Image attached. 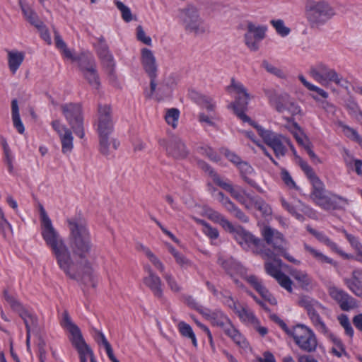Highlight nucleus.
<instances>
[{"mask_svg": "<svg viewBox=\"0 0 362 362\" xmlns=\"http://www.w3.org/2000/svg\"><path fill=\"white\" fill-rule=\"evenodd\" d=\"M40 217L42 238L50 248L57 264L70 278L76 279L77 262L71 257V252L64 239L53 226L51 219L42 206L40 207Z\"/></svg>", "mask_w": 362, "mask_h": 362, "instance_id": "nucleus-1", "label": "nucleus"}, {"mask_svg": "<svg viewBox=\"0 0 362 362\" xmlns=\"http://www.w3.org/2000/svg\"><path fill=\"white\" fill-rule=\"evenodd\" d=\"M299 165L308 179L312 187L310 200L325 211L344 209L348 200L326 189L325 185L307 162L300 160Z\"/></svg>", "mask_w": 362, "mask_h": 362, "instance_id": "nucleus-2", "label": "nucleus"}, {"mask_svg": "<svg viewBox=\"0 0 362 362\" xmlns=\"http://www.w3.org/2000/svg\"><path fill=\"white\" fill-rule=\"evenodd\" d=\"M67 223L69 230V244L73 252L71 257L78 264L77 278L82 266L87 264L86 257L92 247L90 234L86 221L81 218H68Z\"/></svg>", "mask_w": 362, "mask_h": 362, "instance_id": "nucleus-3", "label": "nucleus"}, {"mask_svg": "<svg viewBox=\"0 0 362 362\" xmlns=\"http://www.w3.org/2000/svg\"><path fill=\"white\" fill-rule=\"evenodd\" d=\"M177 18L184 30L189 34L202 35L209 31V26L202 18L199 8L188 4L178 11Z\"/></svg>", "mask_w": 362, "mask_h": 362, "instance_id": "nucleus-4", "label": "nucleus"}, {"mask_svg": "<svg viewBox=\"0 0 362 362\" xmlns=\"http://www.w3.org/2000/svg\"><path fill=\"white\" fill-rule=\"evenodd\" d=\"M61 325L64 329L69 332L71 335L69 339L72 345L77 350L80 356L81 362H86V360L88 358L90 359L91 362H95L92 350L83 338L80 329L71 320L66 311H64L62 314Z\"/></svg>", "mask_w": 362, "mask_h": 362, "instance_id": "nucleus-5", "label": "nucleus"}, {"mask_svg": "<svg viewBox=\"0 0 362 362\" xmlns=\"http://www.w3.org/2000/svg\"><path fill=\"white\" fill-rule=\"evenodd\" d=\"M306 18L313 27L325 24L336 15L334 8L325 1H309L305 5Z\"/></svg>", "mask_w": 362, "mask_h": 362, "instance_id": "nucleus-6", "label": "nucleus"}, {"mask_svg": "<svg viewBox=\"0 0 362 362\" xmlns=\"http://www.w3.org/2000/svg\"><path fill=\"white\" fill-rule=\"evenodd\" d=\"M285 332L291 337L296 345L303 351L313 352L317 346V340L314 332L304 325H297L291 328L284 326Z\"/></svg>", "mask_w": 362, "mask_h": 362, "instance_id": "nucleus-7", "label": "nucleus"}, {"mask_svg": "<svg viewBox=\"0 0 362 362\" xmlns=\"http://www.w3.org/2000/svg\"><path fill=\"white\" fill-rule=\"evenodd\" d=\"M310 76L322 86H328L330 83L348 88L349 83L334 69H331L322 62H318L310 69Z\"/></svg>", "mask_w": 362, "mask_h": 362, "instance_id": "nucleus-8", "label": "nucleus"}, {"mask_svg": "<svg viewBox=\"0 0 362 362\" xmlns=\"http://www.w3.org/2000/svg\"><path fill=\"white\" fill-rule=\"evenodd\" d=\"M251 125L257 129L264 141L273 149L276 156H284L288 146L294 153H296V149L288 137L269 130H266L256 123H251Z\"/></svg>", "mask_w": 362, "mask_h": 362, "instance_id": "nucleus-9", "label": "nucleus"}, {"mask_svg": "<svg viewBox=\"0 0 362 362\" xmlns=\"http://www.w3.org/2000/svg\"><path fill=\"white\" fill-rule=\"evenodd\" d=\"M199 166L211 176L213 180L221 187L228 192L230 195L240 204L245 205L247 209H252V205H249V194H246L239 187H234L230 183L221 179V177L211 168V167L203 161L199 162Z\"/></svg>", "mask_w": 362, "mask_h": 362, "instance_id": "nucleus-10", "label": "nucleus"}, {"mask_svg": "<svg viewBox=\"0 0 362 362\" xmlns=\"http://www.w3.org/2000/svg\"><path fill=\"white\" fill-rule=\"evenodd\" d=\"M230 88L237 95L235 102L230 105L234 112L243 122H248L250 124L255 123L244 113L251 98L246 88L240 82L234 79H232Z\"/></svg>", "mask_w": 362, "mask_h": 362, "instance_id": "nucleus-11", "label": "nucleus"}, {"mask_svg": "<svg viewBox=\"0 0 362 362\" xmlns=\"http://www.w3.org/2000/svg\"><path fill=\"white\" fill-rule=\"evenodd\" d=\"M191 97L195 100L203 110L207 112V114L204 112H200L199 115V121L204 125L215 126L217 117L214 112L216 104L213 102L212 99L197 93H192Z\"/></svg>", "mask_w": 362, "mask_h": 362, "instance_id": "nucleus-12", "label": "nucleus"}, {"mask_svg": "<svg viewBox=\"0 0 362 362\" xmlns=\"http://www.w3.org/2000/svg\"><path fill=\"white\" fill-rule=\"evenodd\" d=\"M269 103L279 112H287L291 115L300 113V106L286 93H274L269 96Z\"/></svg>", "mask_w": 362, "mask_h": 362, "instance_id": "nucleus-13", "label": "nucleus"}, {"mask_svg": "<svg viewBox=\"0 0 362 362\" xmlns=\"http://www.w3.org/2000/svg\"><path fill=\"white\" fill-rule=\"evenodd\" d=\"M62 110L75 134L80 138H83L84 132L80 105L71 103L65 104L62 106Z\"/></svg>", "mask_w": 362, "mask_h": 362, "instance_id": "nucleus-14", "label": "nucleus"}, {"mask_svg": "<svg viewBox=\"0 0 362 362\" xmlns=\"http://www.w3.org/2000/svg\"><path fill=\"white\" fill-rule=\"evenodd\" d=\"M96 128L99 136H110L112 132L113 120L110 106L107 105L98 106Z\"/></svg>", "mask_w": 362, "mask_h": 362, "instance_id": "nucleus-15", "label": "nucleus"}, {"mask_svg": "<svg viewBox=\"0 0 362 362\" xmlns=\"http://www.w3.org/2000/svg\"><path fill=\"white\" fill-rule=\"evenodd\" d=\"M228 232L233 235L237 243L245 250H252L257 252V249L259 244V240L255 238L250 232L245 230L240 226H234L233 230H228Z\"/></svg>", "mask_w": 362, "mask_h": 362, "instance_id": "nucleus-16", "label": "nucleus"}, {"mask_svg": "<svg viewBox=\"0 0 362 362\" xmlns=\"http://www.w3.org/2000/svg\"><path fill=\"white\" fill-rule=\"evenodd\" d=\"M328 293L330 297L338 303L343 310L349 311L358 306L355 298L335 286H329Z\"/></svg>", "mask_w": 362, "mask_h": 362, "instance_id": "nucleus-17", "label": "nucleus"}, {"mask_svg": "<svg viewBox=\"0 0 362 362\" xmlns=\"http://www.w3.org/2000/svg\"><path fill=\"white\" fill-rule=\"evenodd\" d=\"M282 207L288 211L291 216H294L298 221H303V214L310 215L313 209L305 205L300 200L296 199L288 201L284 197L280 198Z\"/></svg>", "mask_w": 362, "mask_h": 362, "instance_id": "nucleus-18", "label": "nucleus"}, {"mask_svg": "<svg viewBox=\"0 0 362 362\" xmlns=\"http://www.w3.org/2000/svg\"><path fill=\"white\" fill-rule=\"evenodd\" d=\"M52 127L59 136L62 144V151L63 153H69L74 148V137L71 132L59 121H52Z\"/></svg>", "mask_w": 362, "mask_h": 362, "instance_id": "nucleus-19", "label": "nucleus"}, {"mask_svg": "<svg viewBox=\"0 0 362 362\" xmlns=\"http://www.w3.org/2000/svg\"><path fill=\"white\" fill-rule=\"evenodd\" d=\"M266 31V26L249 23L247 31L245 35L247 46L252 50H257L258 49V43L265 37Z\"/></svg>", "mask_w": 362, "mask_h": 362, "instance_id": "nucleus-20", "label": "nucleus"}, {"mask_svg": "<svg viewBox=\"0 0 362 362\" xmlns=\"http://www.w3.org/2000/svg\"><path fill=\"white\" fill-rule=\"evenodd\" d=\"M78 62L83 71L84 77L88 81L89 84L93 88H98L100 86V81L95 70V66L92 63L91 59L88 56L84 54L82 59Z\"/></svg>", "mask_w": 362, "mask_h": 362, "instance_id": "nucleus-21", "label": "nucleus"}, {"mask_svg": "<svg viewBox=\"0 0 362 362\" xmlns=\"http://www.w3.org/2000/svg\"><path fill=\"white\" fill-rule=\"evenodd\" d=\"M167 153L175 158H184L188 154L185 143L178 137L171 138L165 146Z\"/></svg>", "mask_w": 362, "mask_h": 362, "instance_id": "nucleus-22", "label": "nucleus"}, {"mask_svg": "<svg viewBox=\"0 0 362 362\" xmlns=\"http://www.w3.org/2000/svg\"><path fill=\"white\" fill-rule=\"evenodd\" d=\"M262 233L268 244L272 245L276 251H283L286 243L282 235L275 229L265 226Z\"/></svg>", "mask_w": 362, "mask_h": 362, "instance_id": "nucleus-23", "label": "nucleus"}, {"mask_svg": "<svg viewBox=\"0 0 362 362\" xmlns=\"http://www.w3.org/2000/svg\"><path fill=\"white\" fill-rule=\"evenodd\" d=\"M141 62L146 72L151 78L156 76L157 71L156 59L153 51L148 48L141 49Z\"/></svg>", "mask_w": 362, "mask_h": 362, "instance_id": "nucleus-24", "label": "nucleus"}, {"mask_svg": "<svg viewBox=\"0 0 362 362\" xmlns=\"http://www.w3.org/2000/svg\"><path fill=\"white\" fill-rule=\"evenodd\" d=\"M344 282L354 295L362 298V269L354 270L351 276L345 278Z\"/></svg>", "mask_w": 362, "mask_h": 362, "instance_id": "nucleus-25", "label": "nucleus"}, {"mask_svg": "<svg viewBox=\"0 0 362 362\" xmlns=\"http://www.w3.org/2000/svg\"><path fill=\"white\" fill-rule=\"evenodd\" d=\"M264 258L267 259L265 263V269L268 274L276 278L279 274L282 272L280 271L281 261L276 258L275 255L272 252H264L262 253Z\"/></svg>", "mask_w": 362, "mask_h": 362, "instance_id": "nucleus-26", "label": "nucleus"}, {"mask_svg": "<svg viewBox=\"0 0 362 362\" xmlns=\"http://www.w3.org/2000/svg\"><path fill=\"white\" fill-rule=\"evenodd\" d=\"M225 334L229 337L233 342L239 346L243 351L247 353L251 351V347L249 342L243 335L233 326V325L226 330Z\"/></svg>", "mask_w": 362, "mask_h": 362, "instance_id": "nucleus-27", "label": "nucleus"}, {"mask_svg": "<svg viewBox=\"0 0 362 362\" xmlns=\"http://www.w3.org/2000/svg\"><path fill=\"white\" fill-rule=\"evenodd\" d=\"M148 270V275L144 279V284L151 288L156 296L160 298L163 294L161 279L151 268Z\"/></svg>", "mask_w": 362, "mask_h": 362, "instance_id": "nucleus-28", "label": "nucleus"}, {"mask_svg": "<svg viewBox=\"0 0 362 362\" xmlns=\"http://www.w3.org/2000/svg\"><path fill=\"white\" fill-rule=\"evenodd\" d=\"M308 231L313 235H314L318 240V241L329 247L332 250L336 252L337 253H338L339 255L344 257H349V255L344 252H343L338 247V245L334 242H333L329 237H327L323 232L318 231L313 228H309Z\"/></svg>", "mask_w": 362, "mask_h": 362, "instance_id": "nucleus-29", "label": "nucleus"}, {"mask_svg": "<svg viewBox=\"0 0 362 362\" xmlns=\"http://www.w3.org/2000/svg\"><path fill=\"white\" fill-rule=\"evenodd\" d=\"M247 281L266 300L272 305L276 304V300L262 285V281L255 276L250 275L246 277Z\"/></svg>", "mask_w": 362, "mask_h": 362, "instance_id": "nucleus-30", "label": "nucleus"}, {"mask_svg": "<svg viewBox=\"0 0 362 362\" xmlns=\"http://www.w3.org/2000/svg\"><path fill=\"white\" fill-rule=\"evenodd\" d=\"M285 127L293 134L299 145L305 147L310 143L303 129L296 122L288 121V123Z\"/></svg>", "mask_w": 362, "mask_h": 362, "instance_id": "nucleus-31", "label": "nucleus"}, {"mask_svg": "<svg viewBox=\"0 0 362 362\" xmlns=\"http://www.w3.org/2000/svg\"><path fill=\"white\" fill-rule=\"evenodd\" d=\"M209 320L211 321L213 325L221 328L224 333L233 325L230 320L221 310L212 312Z\"/></svg>", "mask_w": 362, "mask_h": 362, "instance_id": "nucleus-32", "label": "nucleus"}, {"mask_svg": "<svg viewBox=\"0 0 362 362\" xmlns=\"http://www.w3.org/2000/svg\"><path fill=\"white\" fill-rule=\"evenodd\" d=\"M8 65L10 71L15 74L25 59V53L18 50L8 52Z\"/></svg>", "mask_w": 362, "mask_h": 362, "instance_id": "nucleus-33", "label": "nucleus"}, {"mask_svg": "<svg viewBox=\"0 0 362 362\" xmlns=\"http://www.w3.org/2000/svg\"><path fill=\"white\" fill-rule=\"evenodd\" d=\"M100 138V151L105 156L111 155L119 146L115 139H110L109 136H101Z\"/></svg>", "mask_w": 362, "mask_h": 362, "instance_id": "nucleus-34", "label": "nucleus"}, {"mask_svg": "<svg viewBox=\"0 0 362 362\" xmlns=\"http://www.w3.org/2000/svg\"><path fill=\"white\" fill-rule=\"evenodd\" d=\"M298 304L300 307L303 308L307 311L308 314L315 311H319L325 308L320 303L308 296H300L298 300Z\"/></svg>", "mask_w": 362, "mask_h": 362, "instance_id": "nucleus-35", "label": "nucleus"}, {"mask_svg": "<svg viewBox=\"0 0 362 362\" xmlns=\"http://www.w3.org/2000/svg\"><path fill=\"white\" fill-rule=\"evenodd\" d=\"M55 44L57 47L60 50L64 57L71 60L73 62H79L84 57L85 54H81L78 56L75 55L71 50L67 48L66 43L64 42L62 37L57 34H56L55 35Z\"/></svg>", "mask_w": 362, "mask_h": 362, "instance_id": "nucleus-36", "label": "nucleus"}, {"mask_svg": "<svg viewBox=\"0 0 362 362\" xmlns=\"http://www.w3.org/2000/svg\"><path fill=\"white\" fill-rule=\"evenodd\" d=\"M139 250L146 255L155 269L160 272L162 275L166 272L164 264L148 247L143 245H140L139 246Z\"/></svg>", "mask_w": 362, "mask_h": 362, "instance_id": "nucleus-37", "label": "nucleus"}, {"mask_svg": "<svg viewBox=\"0 0 362 362\" xmlns=\"http://www.w3.org/2000/svg\"><path fill=\"white\" fill-rule=\"evenodd\" d=\"M21 8L25 19L37 29L42 27V23L38 19L37 15L27 4L19 1Z\"/></svg>", "mask_w": 362, "mask_h": 362, "instance_id": "nucleus-38", "label": "nucleus"}, {"mask_svg": "<svg viewBox=\"0 0 362 362\" xmlns=\"http://www.w3.org/2000/svg\"><path fill=\"white\" fill-rule=\"evenodd\" d=\"M304 249L310 255H311L320 264H329L335 265V262L330 257L325 255L321 251L316 248L308 245L304 244Z\"/></svg>", "mask_w": 362, "mask_h": 362, "instance_id": "nucleus-39", "label": "nucleus"}, {"mask_svg": "<svg viewBox=\"0 0 362 362\" xmlns=\"http://www.w3.org/2000/svg\"><path fill=\"white\" fill-rule=\"evenodd\" d=\"M235 314L238 316L242 322L250 326L257 325V320L258 319L246 305H242L240 308H238Z\"/></svg>", "mask_w": 362, "mask_h": 362, "instance_id": "nucleus-40", "label": "nucleus"}, {"mask_svg": "<svg viewBox=\"0 0 362 362\" xmlns=\"http://www.w3.org/2000/svg\"><path fill=\"white\" fill-rule=\"evenodd\" d=\"M206 216L212 221L220 224L223 229L228 231V230H233V224L228 219H226L223 215L218 211H214L211 209H208L206 211Z\"/></svg>", "mask_w": 362, "mask_h": 362, "instance_id": "nucleus-41", "label": "nucleus"}, {"mask_svg": "<svg viewBox=\"0 0 362 362\" xmlns=\"http://www.w3.org/2000/svg\"><path fill=\"white\" fill-rule=\"evenodd\" d=\"M290 274L302 288L308 290L311 287L312 279L305 272L294 269Z\"/></svg>", "mask_w": 362, "mask_h": 362, "instance_id": "nucleus-42", "label": "nucleus"}, {"mask_svg": "<svg viewBox=\"0 0 362 362\" xmlns=\"http://www.w3.org/2000/svg\"><path fill=\"white\" fill-rule=\"evenodd\" d=\"M98 52L103 64L108 68L112 69L115 66L114 58L103 42H100L98 48Z\"/></svg>", "mask_w": 362, "mask_h": 362, "instance_id": "nucleus-43", "label": "nucleus"}, {"mask_svg": "<svg viewBox=\"0 0 362 362\" xmlns=\"http://www.w3.org/2000/svg\"><path fill=\"white\" fill-rule=\"evenodd\" d=\"M20 316L23 320L27 329V344H29L30 332L37 325V318L34 315L28 310H23L20 313Z\"/></svg>", "mask_w": 362, "mask_h": 362, "instance_id": "nucleus-44", "label": "nucleus"}, {"mask_svg": "<svg viewBox=\"0 0 362 362\" xmlns=\"http://www.w3.org/2000/svg\"><path fill=\"white\" fill-rule=\"evenodd\" d=\"M249 205L258 209L264 217L272 215V211L271 207L261 198L250 197Z\"/></svg>", "mask_w": 362, "mask_h": 362, "instance_id": "nucleus-45", "label": "nucleus"}, {"mask_svg": "<svg viewBox=\"0 0 362 362\" xmlns=\"http://www.w3.org/2000/svg\"><path fill=\"white\" fill-rule=\"evenodd\" d=\"M238 168L240 170L241 175L243 178L250 185L253 187H257L256 182L252 178V175H253L254 170L246 162L241 161L240 164H238Z\"/></svg>", "mask_w": 362, "mask_h": 362, "instance_id": "nucleus-46", "label": "nucleus"}, {"mask_svg": "<svg viewBox=\"0 0 362 362\" xmlns=\"http://www.w3.org/2000/svg\"><path fill=\"white\" fill-rule=\"evenodd\" d=\"M177 328L180 334L191 339L194 346H197V340L191 326L186 322L181 321L177 324Z\"/></svg>", "mask_w": 362, "mask_h": 362, "instance_id": "nucleus-47", "label": "nucleus"}, {"mask_svg": "<svg viewBox=\"0 0 362 362\" xmlns=\"http://www.w3.org/2000/svg\"><path fill=\"white\" fill-rule=\"evenodd\" d=\"M342 233L350 243L351 246L356 251L357 259L362 262V244L358 238L351 234L348 233L346 230H343Z\"/></svg>", "mask_w": 362, "mask_h": 362, "instance_id": "nucleus-48", "label": "nucleus"}, {"mask_svg": "<svg viewBox=\"0 0 362 362\" xmlns=\"http://www.w3.org/2000/svg\"><path fill=\"white\" fill-rule=\"evenodd\" d=\"M318 311H315L308 314L310 320H311L313 325L315 327V328L320 332L323 334H328V329L322 320L320 316L317 313Z\"/></svg>", "mask_w": 362, "mask_h": 362, "instance_id": "nucleus-49", "label": "nucleus"}, {"mask_svg": "<svg viewBox=\"0 0 362 362\" xmlns=\"http://www.w3.org/2000/svg\"><path fill=\"white\" fill-rule=\"evenodd\" d=\"M180 111L176 108H170L166 110L165 120L173 128H176L178 124Z\"/></svg>", "mask_w": 362, "mask_h": 362, "instance_id": "nucleus-50", "label": "nucleus"}, {"mask_svg": "<svg viewBox=\"0 0 362 362\" xmlns=\"http://www.w3.org/2000/svg\"><path fill=\"white\" fill-rule=\"evenodd\" d=\"M272 25L274 28L276 32L281 37H286L289 35L291 30L285 25L281 19H274L270 21Z\"/></svg>", "mask_w": 362, "mask_h": 362, "instance_id": "nucleus-51", "label": "nucleus"}, {"mask_svg": "<svg viewBox=\"0 0 362 362\" xmlns=\"http://www.w3.org/2000/svg\"><path fill=\"white\" fill-rule=\"evenodd\" d=\"M194 220L199 224L202 226V231L205 235H206L209 238L211 239L215 240L218 237V230L212 228L210 225H209L207 223H206L204 221L199 219V218H194Z\"/></svg>", "mask_w": 362, "mask_h": 362, "instance_id": "nucleus-52", "label": "nucleus"}, {"mask_svg": "<svg viewBox=\"0 0 362 362\" xmlns=\"http://www.w3.org/2000/svg\"><path fill=\"white\" fill-rule=\"evenodd\" d=\"M115 4L121 12L122 18L125 22H130L132 21V14L130 8L128 6L118 0L115 1Z\"/></svg>", "mask_w": 362, "mask_h": 362, "instance_id": "nucleus-53", "label": "nucleus"}, {"mask_svg": "<svg viewBox=\"0 0 362 362\" xmlns=\"http://www.w3.org/2000/svg\"><path fill=\"white\" fill-rule=\"evenodd\" d=\"M220 299L222 302L230 308L235 313H236L238 308L242 305L239 302L235 300L230 295H225L223 293H220Z\"/></svg>", "mask_w": 362, "mask_h": 362, "instance_id": "nucleus-54", "label": "nucleus"}, {"mask_svg": "<svg viewBox=\"0 0 362 362\" xmlns=\"http://www.w3.org/2000/svg\"><path fill=\"white\" fill-rule=\"evenodd\" d=\"M218 263L228 273H232L233 270L239 271L240 265L233 259H219Z\"/></svg>", "mask_w": 362, "mask_h": 362, "instance_id": "nucleus-55", "label": "nucleus"}, {"mask_svg": "<svg viewBox=\"0 0 362 362\" xmlns=\"http://www.w3.org/2000/svg\"><path fill=\"white\" fill-rule=\"evenodd\" d=\"M338 320L342 327L344 329L346 334L352 337L354 335V329L350 323L349 319L347 315L341 314L338 317Z\"/></svg>", "mask_w": 362, "mask_h": 362, "instance_id": "nucleus-56", "label": "nucleus"}, {"mask_svg": "<svg viewBox=\"0 0 362 362\" xmlns=\"http://www.w3.org/2000/svg\"><path fill=\"white\" fill-rule=\"evenodd\" d=\"M197 151L199 153L209 157L213 161H218L219 160V157L217 153L207 145L198 146Z\"/></svg>", "mask_w": 362, "mask_h": 362, "instance_id": "nucleus-57", "label": "nucleus"}, {"mask_svg": "<svg viewBox=\"0 0 362 362\" xmlns=\"http://www.w3.org/2000/svg\"><path fill=\"white\" fill-rule=\"evenodd\" d=\"M281 177L286 186L291 189L298 190L299 187L296 184L295 181L291 177V175L286 170H282L281 172Z\"/></svg>", "mask_w": 362, "mask_h": 362, "instance_id": "nucleus-58", "label": "nucleus"}, {"mask_svg": "<svg viewBox=\"0 0 362 362\" xmlns=\"http://www.w3.org/2000/svg\"><path fill=\"white\" fill-rule=\"evenodd\" d=\"M275 279H276V281H278V283L280 284V286L281 287H283L284 288H285L286 291H288L290 293L292 292L293 283L288 276H287L284 273H281V274H279V276Z\"/></svg>", "mask_w": 362, "mask_h": 362, "instance_id": "nucleus-59", "label": "nucleus"}, {"mask_svg": "<svg viewBox=\"0 0 362 362\" xmlns=\"http://www.w3.org/2000/svg\"><path fill=\"white\" fill-rule=\"evenodd\" d=\"M342 132L349 138L351 139L356 141V142L361 139V136L358 134V132L354 129L353 128H351L349 126H346L344 124L340 123L339 124Z\"/></svg>", "mask_w": 362, "mask_h": 362, "instance_id": "nucleus-60", "label": "nucleus"}, {"mask_svg": "<svg viewBox=\"0 0 362 362\" xmlns=\"http://www.w3.org/2000/svg\"><path fill=\"white\" fill-rule=\"evenodd\" d=\"M136 38L139 41L146 45L151 46L152 45L151 38L146 34L141 25H138L136 28Z\"/></svg>", "mask_w": 362, "mask_h": 362, "instance_id": "nucleus-61", "label": "nucleus"}, {"mask_svg": "<svg viewBox=\"0 0 362 362\" xmlns=\"http://www.w3.org/2000/svg\"><path fill=\"white\" fill-rule=\"evenodd\" d=\"M262 66L269 73L272 74H274L279 78H284L285 76L284 72L281 69L272 65L267 61L263 62Z\"/></svg>", "mask_w": 362, "mask_h": 362, "instance_id": "nucleus-62", "label": "nucleus"}, {"mask_svg": "<svg viewBox=\"0 0 362 362\" xmlns=\"http://www.w3.org/2000/svg\"><path fill=\"white\" fill-rule=\"evenodd\" d=\"M163 276L173 291L178 292L180 291V286L170 273L165 272L163 274Z\"/></svg>", "mask_w": 362, "mask_h": 362, "instance_id": "nucleus-63", "label": "nucleus"}, {"mask_svg": "<svg viewBox=\"0 0 362 362\" xmlns=\"http://www.w3.org/2000/svg\"><path fill=\"white\" fill-rule=\"evenodd\" d=\"M311 91H314L317 93V95H312V98L315 100V101H317V102H320V97L324 98V99H326L328 98L329 96V94L327 91H325V90H323L322 88L315 86V85H313V87L310 88Z\"/></svg>", "mask_w": 362, "mask_h": 362, "instance_id": "nucleus-64", "label": "nucleus"}]
</instances>
